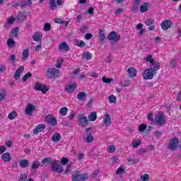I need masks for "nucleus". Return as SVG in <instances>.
<instances>
[{
    "instance_id": "37",
    "label": "nucleus",
    "mask_w": 181,
    "mask_h": 181,
    "mask_svg": "<svg viewBox=\"0 0 181 181\" xmlns=\"http://www.w3.org/2000/svg\"><path fill=\"white\" fill-rule=\"evenodd\" d=\"M55 23H59L61 25H64V26L69 25V22L64 21L63 20L59 19V18H54V19Z\"/></svg>"
},
{
    "instance_id": "9",
    "label": "nucleus",
    "mask_w": 181,
    "mask_h": 181,
    "mask_svg": "<svg viewBox=\"0 0 181 181\" xmlns=\"http://www.w3.org/2000/svg\"><path fill=\"white\" fill-rule=\"evenodd\" d=\"M76 88H77V83H70L66 85L64 91L67 94H71L72 93H74Z\"/></svg>"
},
{
    "instance_id": "23",
    "label": "nucleus",
    "mask_w": 181,
    "mask_h": 181,
    "mask_svg": "<svg viewBox=\"0 0 181 181\" xmlns=\"http://www.w3.org/2000/svg\"><path fill=\"white\" fill-rule=\"evenodd\" d=\"M43 37L42 33L37 32L33 35V39L35 42H39Z\"/></svg>"
},
{
    "instance_id": "44",
    "label": "nucleus",
    "mask_w": 181,
    "mask_h": 181,
    "mask_svg": "<svg viewBox=\"0 0 181 181\" xmlns=\"http://www.w3.org/2000/svg\"><path fill=\"white\" fill-rule=\"evenodd\" d=\"M117 148L114 145H109L107 146V151L109 153H114V151H116Z\"/></svg>"
},
{
    "instance_id": "18",
    "label": "nucleus",
    "mask_w": 181,
    "mask_h": 181,
    "mask_svg": "<svg viewBox=\"0 0 181 181\" xmlns=\"http://www.w3.org/2000/svg\"><path fill=\"white\" fill-rule=\"evenodd\" d=\"M46 129V125L45 124H38L35 127V128L33 129V134L34 135H37L39 132H42L43 129Z\"/></svg>"
},
{
    "instance_id": "24",
    "label": "nucleus",
    "mask_w": 181,
    "mask_h": 181,
    "mask_svg": "<svg viewBox=\"0 0 181 181\" xmlns=\"http://www.w3.org/2000/svg\"><path fill=\"white\" fill-rule=\"evenodd\" d=\"M96 119H97V112H90L88 117V121L94 122Z\"/></svg>"
},
{
    "instance_id": "38",
    "label": "nucleus",
    "mask_w": 181,
    "mask_h": 181,
    "mask_svg": "<svg viewBox=\"0 0 181 181\" xmlns=\"http://www.w3.org/2000/svg\"><path fill=\"white\" fill-rule=\"evenodd\" d=\"M6 98V90L0 89V101H4Z\"/></svg>"
},
{
    "instance_id": "41",
    "label": "nucleus",
    "mask_w": 181,
    "mask_h": 181,
    "mask_svg": "<svg viewBox=\"0 0 181 181\" xmlns=\"http://www.w3.org/2000/svg\"><path fill=\"white\" fill-rule=\"evenodd\" d=\"M98 37L101 40V42H104L105 40V34L104 33V30H100L98 33Z\"/></svg>"
},
{
    "instance_id": "40",
    "label": "nucleus",
    "mask_w": 181,
    "mask_h": 181,
    "mask_svg": "<svg viewBox=\"0 0 181 181\" xmlns=\"http://www.w3.org/2000/svg\"><path fill=\"white\" fill-rule=\"evenodd\" d=\"M108 100L110 104H116L117 103V97L114 95H111L108 96Z\"/></svg>"
},
{
    "instance_id": "21",
    "label": "nucleus",
    "mask_w": 181,
    "mask_h": 181,
    "mask_svg": "<svg viewBox=\"0 0 181 181\" xmlns=\"http://www.w3.org/2000/svg\"><path fill=\"white\" fill-rule=\"evenodd\" d=\"M127 74L129 77L133 78V77H135V76H136V69L134 67L129 68L127 69Z\"/></svg>"
},
{
    "instance_id": "63",
    "label": "nucleus",
    "mask_w": 181,
    "mask_h": 181,
    "mask_svg": "<svg viewBox=\"0 0 181 181\" xmlns=\"http://www.w3.org/2000/svg\"><path fill=\"white\" fill-rule=\"evenodd\" d=\"M154 136H156V138H160V136H162V133L160 132H155Z\"/></svg>"
},
{
    "instance_id": "13",
    "label": "nucleus",
    "mask_w": 181,
    "mask_h": 181,
    "mask_svg": "<svg viewBox=\"0 0 181 181\" xmlns=\"http://www.w3.org/2000/svg\"><path fill=\"white\" fill-rule=\"evenodd\" d=\"M78 121L81 127H87V125H88V119H87V117L83 114L78 115Z\"/></svg>"
},
{
    "instance_id": "39",
    "label": "nucleus",
    "mask_w": 181,
    "mask_h": 181,
    "mask_svg": "<svg viewBox=\"0 0 181 181\" xmlns=\"http://www.w3.org/2000/svg\"><path fill=\"white\" fill-rule=\"evenodd\" d=\"M144 23L146 26H151L155 23V20L152 18H147L144 21Z\"/></svg>"
},
{
    "instance_id": "20",
    "label": "nucleus",
    "mask_w": 181,
    "mask_h": 181,
    "mask_svg": "<svg viewBox=\"0 0 181 181\" xmlns=\"http://www.w3.org/2000/svg\"><path fill=\"white\" fill-rule=\"evenodd\" d=\"M23 70H25V67L23 66H20L16 71V73L14 74V78H16V80H19V78H21V74H22V73L23 72Z\"/></svg>"
},
{
    "instance_id": "17",
    "label": "nucleus",
    "mask_w": 181,
    "mask_h": 181,
    "mask_svg": "<svg viewBox=\"0 0 181 181\" xmlns=\"http://www.w3.org/2000/svg\"><path fill=\"white\" fill-rule=\"evenodd\" d=\"M58 49L59 52H69V50H70V47H69L67 42H62L59 44Z\"/></svg>"
},
{
    "instance_id": "43",
    "label": "nucleus",
    "mask_w": 181,
    "mask_h": 181,
    "mask_svg": "<svg viewBox=\"0 0 181 181\" xmlns=\"http://www.w3.org/2000/svg\"><path fill=\"white\" fill-rule=\"evenodd\" d=\"M76 46H78V47H86V42L83 40H77L75 42Z\"/></svg>"
},
{
    "instance_id": "56",
    "label": "nucleus",
    "mask_w": 181,
    "mask_h": 181,
    "mask_svg": "<svg viewBox=\"0 0 181 181\" xmlns=\"http://www.w3.org/2000/svg\"><path fill=\"white\" fill-rule=\"evenodd\" d=\"M102 81H103V83H107V84H110V83H111V81H112V79H111L110 78H107L105 76H103L102 78Z\"/></svg>"
},
{
    "instance_id": "64",
    "label": "nucleus",
    "mask_w": 181,
    "mask_h": 181,
    "mask_svg": "<svg viewBox=\"0 0 181 181\" xmlns=\"http://www.w3.org/2000/svg\"><path fill=\"white\" fill-rule=\"evenodd\" d=\"M170 67H176V61L175 60H172L170 62Z\"/></svg>"
},
{
    "instance_id": "47",
    "label": "nucleus",
    "mask_w": 181,
    "mask_h": 181,
    "mask_svg": "<svg viewBox=\"0 0 181 181\" xmlns=\"http://www.w3.org/2000/svg\"><path fill=\"white\" fill-rule=\"evenodd\" d=\"M39 166H40V163L39 162H37V160H35L33 163L31 169H33V170H36V169H37V168H39Z\"/></svg>"
},
{
    "instance_id": "46",
    "label": "nucleus",
    "mask_w": 181,
    "mask_h": 181,
    "mask_svg": "<svg viewBox=\"0 0 181 181\" xmlns=\"http://www.w3.org/2000/svg\"><path fill=\"white\" fill-rule=\"evenodd\" d=\"M139 4H141V0H134V3H133L134 11L139 8Z\"/></svg>"
},
{
    "instance_id": "6",
    "label": "nucleus",
    "mask_w": 181,
    "mask_h": 181,
    "mask_svg": "<svg viewBox=\"0 0 181 181\" xmlns=\"http://www.w3.org/2000/svg\"><path fill=\"white\" fill-rule=\"evenodd\" d=\"M179 146V139L177 137H173L170 139L168 149H171V151H175Z\"/></svg>"
},
{
    "instance_id": "30",
    "label": "nucleus",
    "mask_w": 181,
    "mask_h": 181,
    "mask_svg": "<svg viewBox=\"0 0 181 181\" xmlns=\"http://www.w3.org/2000/svg\"><path fill=\"white\" fill-rule=\"evenodd\" d=\"M119 86L122 87H129L131 81L129 80H122L119 82Z\"/></svg>"
},
{
    "instance_id": "7",
    "label": "nucleus",
    "mask_w": 181,
    "mask_h": 181,
    "mask_svg": "<svg viewBox=\"0 0 181 181\" xmlns=\"http://www.w3.org/2000/svg\"><path fill=\"white\" fill-rule=\"evenodd\" d=\"M86 133L83 134V141L85 142H87L88 144H90L94 141V137L93 136V134L91 133H89L90 131H91V127H89L88 129H86Z\"/></svg>"
},
{
    "instance_id": "19",
    "label": "nucleus",
    "mask_w": 181,
    "mask_h": 181,
    "mask_svg": "<svg viewBox=\"0 0 181 181\" xmlns=\"http://www.w3.org/2000/svg\"><path fill=\"white\" fill-rule=\"evenodd\" d=\"M1 160L4 162V163H8V162H11L12 160V157L11 156L10 153H4L1 155Z\"/></svg>"
},
{
    "instance_id": "49",
    "label": "nucleus",
    "mask_w": 181,
    "mask_h": 181,
    "mask_svg": "<svg viewBox=\"0 0 181 181\" xmlns=\"http://www.w3.org/2000/svg\"><path fill=\"white\" fill-rule=\"evenodd\" d=\"M15 60H16V55L15 54H11L8 57V62H10V63H12V64H15Z\"/></svg>"
},
{
    "instance_id": "5",
    "label": "nucleus",
    "mask_w": 181,
    "mask_h": 181,
    "mask_svg": "<svg viewBox=\"0 0 181 181\" xmlns=\"http://www.w3.org/2000/svg\"><path fill=\"white\" fill-rule=\"evenodd\" d=\"M34 90H35V91H41L42 94H46L47 91H49V86L40 82H35Z\"/></svg>"
},
{
    "instance_id": "29",
    "label": "nucleus",
    "mask_w": 181,
    "mask_h": 181,
    "mask_svg": "<svg viewBox=\"0 0 181 181\" xmlns=\"http://www.w3.org/2000/svg\"><path fill=\"white\" fill-rule=\"evenodd\" d=\"M19 165L21 168H28V166H29V161L26 159L21 160L19 161Z\"/></svg>"
},
{
    "instance_id": "36",
    "label": "nucleus",
    "mask_w": 181,
    "mask_h": 181,
    "mask_svg": "<svg viewBox=\"0 0 181 181\" xmlns=\"http://www.w3.org/2000/svg\"><path fill=\"white\" fill-rule=\"evenodd\" d=\"M49 6L50 9H52V11H56V9H57V4H56V0H50Z\"/></svg>"
},
{
    "instance_id": "61",
    "label": "nucleus",
    "mask_w": 181,
    "mask_h": 181,
    "mask_svg": "<svg viewBox=\"0 0 181 181\" xmlns=\"http://www.w3.org/2000/svg\"><path fill=\"white\" fill-rule=\"evenodd\" d=\"M6 71V66L5 65H0V73H4Z\"/></svg>"
},
{
    "instance_id": "52",
    "label": "nucleus",
    "mask_w": 181,
    "mask_h": 181,
    "mask_svg": "<svg viewBox=\"0 0 181 181\" xmlns=\"http://www.w3.org/2000/svg\"><path fill=\"white\" fill-rule=\"evenodd\" d=\"M83 56V59H86V60H90V59H91V54H90V52H84Z\"/></svg>"
},
{
    "instance_id": "54",
    "label": "nucleus",
    "mask_w": 181,
    "mask_h": 181,
    "mask_svg": "<svg viewBox=\"0 0 181 181\" xmlns=\"http://www.w3.org/2000/svg\"><path fill=\"white\" fill-rule=\"evenodd\" d=\"M50 29H52V27H51L50 24H49L47 23L44 24V30H45V32H49V30H50Z\"/></svg>"
},
{
    "instance_id": "25",
    "label": "nucleus",
    "mask_w": 181,
    "mask_h": 181,
    "mask_svg": "<svg viewBox=\"0 0 181 181\" xmlns=\"http://www.w3.org/2000/svg\"><path fill=\"white\" fill-rule=\"evenodd\" d=\"M15 22V18L13 16H11L7 19V23L4 25V28H10L11 25H13V23Z\"/></svg>"
},
{
    "instance_id": "60",
    "label": "nucleus",
    "mask_w": 181,
    "mask_h": 181,
    "mask_svg": "<svg viewBox=\"0 0 181 181\" xmlns=\"http://www.w3.org/2000/svg\"><path fill=\"white\" fill-rule=\"evenodd\" d=\"M6 151V147L5 146H0V155H2L4 152Z\"/></svg>"
},
{
    "instance_id": "26",
    "label": "nucleus",
    "mask_w": 181,
    "mask_h": 181,
    "mask_svg": "<svg viewBox=\"0 0 181 181\" xmlns=\"http://www.w3.org/2000/svg\"><path fill=\"white\" fill-rule=\"evenodd\" d=\"M67 112H69V108H67L66 107H63L60 108L59 111V114L62 117H66V115H67Z\"/></svg>"
},
{
    "instance_id": "33",
    "label": "nucleus",
    "mask_w": 181,
    "mask_h": 181,
    "mask_svg": "<svg viewBox=\"0 0 181 181\" xmlns=\"http://www.w3.org/2000/svg\"><path fill=\"white\" fill-rule=\"evenodd\" d=\"M141 144H142V141H141V139H134L132 142V146H133V148H138V146H139Z\"/></svg>"
},
{
    "instance_id": "31",
    "label": "nucleus",
    "mask_w": 181,
    "mask_h": 181,
    "mask_svg": "<svg viewBox=\"0 0 181 181\" xmlns=\"http://www.w3.org/2000/svg\"><path fill=\"white\" fill-rule=\"evenodd\" d=\"M18 33H19V28L18 27L12 29L10 36L11 37H16L18 36Z\"/></svg>"
},
{
    "instance_id": "58",
    "label": "nucleus",
    "mask_w": 181,
    "mask_h": 181,
    "mask_svg": "<svg viewBox=\"0 0 181 181\" xmlns=\"http://www.w3.org/2000/svg\"><path fill=\"white\" fill-rule=\"evenodd\" d=\"M98 173H100V169H95L93 170L92 177H93V179H97V175H98Z\"/></svg>"
},
{
    "instance_id": "10",
    "label": "nucleus",
    "mask_w": 181,
    "mask_h": 181,
    "mask_svg": "<svg viewBox=\"0 0 181 181\" xmlns=\"http://www.w3.org/2000/svg\"><path fill=\"white\" fill-rule=\"evenodd\" d=\"M108 40H110L111 43H117V42H119V39H121V36L117 34L116 32H111L108 36H107Z\"/></svg>"
},
{
    "instance_id": "12",
    "label": "nucleus",
    "mask_w": 181,
    "mask_h": 181,
    "mask_svg": "<svg viewBox=\"0 0 181 181\" xmlns=\"http://www.w3.org/2000/svg\"><path fill=\"white\" fill-rule=\"evenodd\" d=\"M103 126L106 128H108L112 124V121L111 120V115L108 113H105L103 116Z\"/></svg>"
},
{
    "instance_id": "27",
    "label": "nucleus",
    "mask_w": 181,
    "mask_h": 181,
    "mask_svg": "<svg viewBox=\"0 0 181 181\" xmlns=\"http://www.w3.org/2000/svg\"><path fill=\"white\" fill-rule=\"evenodd\" d=\"M76 98L79 101H84V100L87 98V94H86L84 92H80L79 93H78Z\"/></svg>"
},
{
    "instance_id": "62",
    "label": "nucleus",
    "mask_w": 181,
    "mask_h": 181,
    "mask_svg": "<svg viewBox=\"0 0 181 181\" xmlns=\"http://www.w3.org/2000/svg\"><path fill=\"white\" fill-rule=\"evenodd\" d=\"M13 144V141H6V146H7V148H11V146H12Z\"/></svg>"
},
{
    "instance_id": "55",
    "label": "nucleus",
    "mask_w": 181,
    "mask_h": 181,
    "mask_svg": "<svg viewBox=\"0 0 181 181\" xmlns=\"http://www.w3.org/2000/svg\"><path fill=\"white\" fill-rule=\"evenodd\" d=\"M29 77H32V74L30 72L27 73L23 78L22 80L23 81H27L28 78H29Z\"/></svg>"
},
{
    "instance_id": "59",
    "label": "nucleus",
    "mask_w": 181,
    "mask_h": 181,
    "mask_svg": "<svg viewBox=\"0 0 181 181\" xmlns=\"http://www.w3.org/2000/svg\"><path fill=\"white\" fill-rule=\"evenodd\" d=\"M27 179H28V175L21 174L20 176L19 181H26Z\"/></svg>"
},
{
    "instance_id": "48",
    "label": "nucleus",
    "mask_w": 181,
    "mask_h": 181,
    "mask_svg": "<svg viewBox=\"0 0 181 181\" xmlns=\"http://www.w3.org/2000/svg\"><path fill=\"white\" fill-rule=\"evenodd\" d=\"M62 63H63V58L58 59L55 64V67H57V69H60V67H62Z\"/></svg>"
},
{
    "instance_id": "16",
    "label": "nucleus",
    "mask_w": 181,
    "mask_h": 181,
    "mask_svg": "<svg viewBox=\"0 0 181 181\" xmlns=\"http://www.w3.org/2000/svg\"><path fill=\"white\" fill-rule=\"evenodd\" d=\"M160 26L163 30H168L172 26V21L170 20H164L162 21Z\"/></svg>"
},
{
    "instance_id": "22",
    "label": "nucleus",
    "mask_w": 181,
    "mask_h": 181,
    "mask_svg": "<svg viewBox=\"0 0 181 181\" xmlns=\"http://www.w3.org/2000/svg\"><path fill=\"white\" fill-rule=\"evenodd\" d=\"M149 8V4L148 3H143L141 6H140V12L141 13H144L145 12H146L148 11Z\"/></svg>"
},
{
    "instance_id": "14",
    "label": "nucleus",
    "mask_w": 181,
    "mask_h": 181,
    "mask_svg": "<svg viewBox=\"0 0 181 181\" xmlns=\"http://www.w3.org/2000/svg\"><path fill=\"white\" fill-rule=\"evenodd\" d=\"M45 122H47L48 124H50L54 127V125H57V119H56V117L52 116L51 115H48L45 117Z\"/></svg>"
},
{
    "instance_id": "11",
    "label": "nucleus",
    "mask_w": 181,
    "mask_h": 181,
    "mask_svg": "<svg viewBox=\"0 0 181 181\" xmlns=\"http://www.w3.org/2000/svg\"><path fill=\"white\" fill-rule=\"evenodd\" d=\"M36 110V105L32 103H28L25 108V114L26 115H33V112Z\"/></svg>"
},
{
    "instance_id": "53",
    "label": "nucleus",
    "mask_w": 181,
    "mask_h": 181,
    "mask_svg": "<svg viewBox=\"0 0 181 181\" xmlns=\"http://www.w3.org/2000/svg\"><path fill=\"white\" fill-rule=\"evenodd\" d=\"M140 179L142 181H148V180H149V175L144 174L143 175L141 176Z\"/></svg>"
},
{
    "instance_id": "50",
    "label": "nucleus",
    "mask_w": 181,
    "mask_h": 181,
    "mask_svg": "<svg viewBox=\"0 0 181 181\" xmlns=\"http://www.w3.org/2000/svg\"><path fill=\"white\" fill-rule=\"evenodd\" d=\"M69 163V158L66 157H62L61 158V165L64 166V165H67Z\"/></svg>"
},
{
    "instance_id": "32",
    "label": "nucleus",
    "mask_w": 181,
    "mask_h": 181,
    "mask_svg": "<svg viewBox=\"0 0 181 181\" xmlns=\"http://www.w3.org/2000/svg\"><path fill=\"white\" fill-rule=\"evenodd\" d=\"M125 173V166L120 165L116 171V175H124Z\"/></svg>"
},
{
    "instance_id": "15",
    "label": "nucleus",
    "mask_w": 181,
    "mask_h": 181,
    "mask_svg": "<svg viewBox=\"0 0 181 181\" xmlns=\"http://www.w3.org/2000/svg\"><path fill=\"white\" fill-rule=\"evenodd\" d=\"M145 62H147V63H150L151 64V67H156V65H154L155 63L158 64V66H160V64L153 59L152 57V55H147L146 57H144Z\"/></svg>"
},
{
    "instance_id": "2",
    "label": "nucleus",
    "mask_w": 181,
    "mask_h": 181,
    "mask_svg": "<svg viewBox=\"0 0 181 181\" xmlns=\"http://www.w3.org/2000/svg\"><path fill=\"white\" fill-rule=\"evenodd\" d=\"M153 66H156L148 68L143 73V78H144V80H152L155 74H156V71L160 69V65L158 64L155 63Z\"/></svg>"
},
{
    "instance_id": "4",
    "label": "nucleus",
    "mask_w": 181,
    "mask_h": 181,
    "mask_svg": "<svg viewBox=\"0 0 181 181\" xmlns=\"http://www.w3.org/2000/svg\"><path fill=\"white\" fill-rule=\"evenodd\" d=\"M59 74H60V71L56 68H49L45 73V76L48 78H56L59 76Z\"/></svg>"
},
{
    "instance_id": "1",
    "label": "nucleus",
    "mask_w": 181,
    "mask_h": 181,
    "mask_svg": "<svg viewBox=\"0 0 181 181\" xmlns=\"http://www.w3.org/2000/svg\"><path fill=\"white\" fill-rule=\"evenodd\" d=\"M51 161L52 158H50V157H46L42 160V165H47V163H50L52 172H57V173H62V172L69 173L70 172V169L71 168V164H68L64 169L63 168V165H60L59 160Z\"/></svg>"
},
{
    "instance_id": "34",
    "label": "nucleus",
    "mask_w": 181,
    "mask_h": 181,
    "mask_svg": "<svg viewBox=\"0 0 181 181\" xmlns=\"http://www.w3.org/2000/svg\"><path fill=\"white\" fill-rule=\"evenodd\" d=\"M17 117H18V113L16 111L11 112L8 115V118L11 121H12L13 119H15V118H16Z\"/></svg>"
},
{
    "instance_id": "35",
    "label": "nucleus",
    "mask_w": 181,
    "mask_h": 181,
    "mask_svg": "<svg viewBox=\"0 0 181 181\" xmlns=\"http://www.w3.org/2000/svg\"><path fill=\"white\" fill-rule=\"evenodd\" d=\"M32 5V0H25L23 2L20 3L21 8H25V6H30Z\"/></svg>"
},
{
    "instance_id": "57",
    "label": "nucleus",
    "mask_w": 181,
    "mask_h": 181,
    "mask_svg": "<svg viewBox=\"0 0 181 181\" xmlns=\"http://www.w3.org/2000/svg\"><path fill=\"white\" fill-rule=\"evenodd\" d=\"M124 13V8H119L116 11H115V15H121V13Z\"/></svg>"
},
{
    "instance_id": "45",
    "label": "nucleus",
    "mask_w": 181,
    "mask_h": 181,
    "mask_svg": "<svg viewBox=\"0 0 181 181\" xmlns=\"http://www.w3.org/2000/svg\"><path fill=\"white\" fill-rule=\"evenodd\" d=\"M7 46L8 47H13V46H15V40H13V39L12 38H9L7 40Z\"/></svg>"
},
{
    "instance_id": "51",
    "label": "nucleus",
    "mask_w": 181,
    "mask_h": 181,
    "mask_svg": "<svg viewBox=\"0 0 181 181\" xmlns=\"http://www.w3.org/2000/svg\"><path fill=\"white\" fill-rule=\"evenodd\" d=\"M146 129V124H141L139 126V132H144Z\"/></svg>"
},
{
    "instance_id": "28",
    "label": "nucleus",
    "mask_w": 181,
    "mask_h": 181,
    "mask_svg": "<svg viewBox=\"0 0 181 181\" xmlns=\"http://www.w3.org/2000/svg\"><path fill=\"white\" fill-rule=\"evenodd\" d=\"M60 139H62V135H60L59 133H55L52 136V141L53 142H59Z\"/></svg>"
},
{
    "instance_id": "8",
    "label": "nucleus",
    "mask_w": 181,
    "mask_h": 181,
    "mask_svg": "<svg viewBox=\"0 0 181 181\" xmlns=\"http://www.w3.org/2000/svg\"><path fill=\"white\" fill-rule=\"evenodd\" d=\"M157 125H163L166 122V117L162 112H158L155 117Z\"/></svg>"
},
{
    "instance_id": "3",
    "label": "nucleus",
    "mask_w": 181,
    "mask_h": 181,
    "mask_svg": "<svg viewBox=\"0 0 181 181\" xmlns=\"http://www.w3.org/2000/svg\"><path fill=\"white\" fill-rule=\"evenodd\" d=\"M88 174H80L78 171H74L72 174V181H84L88 180Z\"/></svg>"
},
{
    "instance_id": "42",
    "label": "nucleus",
    "mask_w": 181,
    "mask_h": 181,
    "mask_svg": "<svg viewBox=\"0 0 181 181\" xmlns=\"http://www.w3.org/2000/svg\"><path fill=\"white\" fill-rule=\"evenodd\" d=\"M29 57V49H24L22 54V60H26Z\"/></svg>"
}]
</instances>
